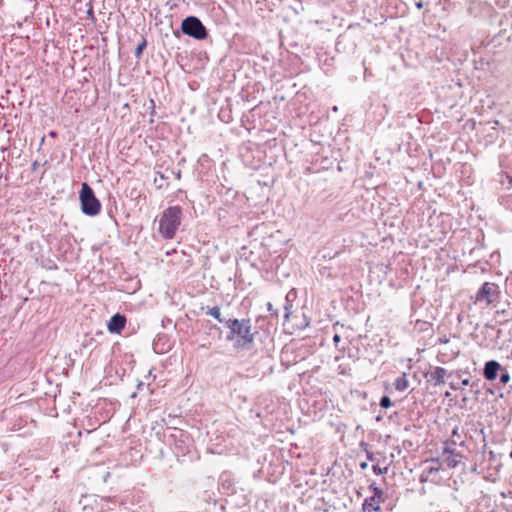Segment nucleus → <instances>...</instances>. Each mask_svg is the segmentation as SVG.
<instances>
[{
	"label": "nucleus",
	"instance_id": "ddd939ff",
	"mask_svg": "<svg viewBox=\"0 0 512 512\" xmlns=\"http://www.w3.org/2000/svg\"><path fill=\"white\" fill-rule=\"evenodd\" d=\"M170 438L175 441L176 447L184 452V444L186 443V440H188V435L184 431L178 430L177 433L171 434Z\"/></svg>",
	"mask_w": 512,
	"mask_h": 512
},
{
	"label": "nucleus",
	"instance_id": "39448f33",
	"mask_svg": "<svg viewBox=\"0 0 512 512\" xmlns=\"http://www.w3.org/2000/svg\"><path fill=\"white\" fill-rule=\"evenodd\" d=\"M500 295L499 286L492 282H484L475 295V303L493 304Z\"/></svg>",
	"mask_w": 512,
	"mask_h": 512
},
{
	"label": "nucleus",
	"instance_id": "393cba45",
	"mask_svg": "<svg viewBox=\"0 0 512 512\" xmlns=\"http://www.w3.org/2000/svg\"><path fill=\"white\" fill-rule=\"evenodd\" d=\"M469 382H470L469 379L466 378V379L462 380V385L467 386V385H469Z\"/></svg>",
	"mask_w": 512,
	"mask_h": 512
},
{
	"label": "nucleus",
	"instance_id": "473e14b6",
	"mask_svg": "<svg viewBox=\"0 0 512 512\" xmlns=\"http://www.w3.org/2000/svg\"><path fill=\"white\" fill-rule=\"evenodd\" d=\"M445 396H446V397H449V396H450V392H448V391H447V392L445 393Z\"/></svg>",
	"mask_w": 512,
	"mask_h": 512
},
{
	"label": "nucleus",
	"instance_id": "0eeeda50",
	"mask_svg": "<svg viewBox=\"0 0 512 512\" xmlns=\"http://www.w3.org/2000/svg\"><path fill=\"white\" fill-rule=\"evenodd\" d=\"M500 370H502V366L498 361L489 360L484 365L483 376L486 380L493 381L498 377Z\"/></svg>",
	"mask_w": 512,
	"mask_h": 512
},
{
	"label": "nucleus",
	"instance_id": "aec40b11",
	"mask_svg": "<svg viewBox=\"0 0 512 512\" xmlns=\"http://www.w3.org/2000/svg\"><path fill=\"white\" fill-rule=\"evenodd\" d=\"M372 470L376 475H382L386 473L387 467L381 468L378 464L372 466Z\"/></svg>",
	"mask_w": 512,
	"mask_h": 512
},
{
	"label": "nucleus",
	"instance_id": "a878e982",
	"mask_svg": "<svg viewBox=\"0 0 512 512\" xmlns=\"http://www.w3.org/2000/svg\"><path fill=\"white\" fill-rule=\"evenodd\" d=\"M449 386H450V388H451V389H453V390L458 389V387H457L453 382H451V383L449 384Z\"/></svg>",
	"mask_w": 512,
	"mask_h": 512
},
{
	"label": "nucleus",
	"instance_id": "5701e85b",
	"mask_svg": "<svg viewBox=\"0 0 512 512\" xmlns=\"http://www.w3.org/2000/svg\"><path fill=\"white\" fill-rule=\"evenodd\" d=\"M340 341H341L340 335L335 334L333 337V342L335 343V345H337Z\"/></svg>",
	"mask_w": 512,
	"mask_h": 512
},
{
	"label": "nucleus",
	"instance_id": "b1692460",
	"mask_svg": "<svg viewBox=\"0 0 512 512\" xmlns=\"http://www.w3.org/2000/svg\"><path fill=\"white\" fill-rule=\"evenodd\" d=\"M415 6L418 8V9H422L423 8V2L422 1H418L415 3Z\"/></svg>",
	"mask_w": 512,
	"mask_h": 512
},
{
	"label": "nucleus",
	"instance_id": "a211bd4d",
	"mask_svg": "<svg viewBox=\"0 0 512 512\" xmlns=\"http://www.w3.org/2000/svg\"><path fill=\"white\" fill-rule=\"evenodd\" d=\"M379 405L382 408L387 409V408L392 406V401H391V399L387 395H384V396L381 397Z\"/></svg>",
	"mask_w": 512,
	"mask_h": 512
},
{
	"label": "nucleus",
	"instance_id": "7ed1b4c3",
	"mask_svg": "<svg viewBox=\"0 0 512 512\" xmlns=\"http://www.w3.org/2000/svg\"><path fill=\"white\" fill-rule=\"evenodd\" d=\"M82 212L87 216H96L100 213L101 203L96 198L93 189L86 182L82 183L79 193Z\"/></svg>",
	"mask_w": 512,
	"mask_h": 512
},
{
	"label": "nucleus",
	"instance_id": "423d86ee",
	"mask_svg": "<svg viewBox=\"0 0 512 512\" xmlns=\"http://www.w3.org/2000/svg\"><path fill=\"white\" fill-rule=\"evenodd\" d=\"M368 489L373 493V495L364 500L362 509L364 511L372 509L373 511L378 512L381 510L380 503H383L385 501L384 492L375 483H371L368 486Z\"/></svg>",
	"mask_w": 512,
	"mask_h": 512
},
{
	"label": "nucleus",
	"instance_id": "f8f14e48",
	"mask_svg": "<svg viewBox=\"0 0 512 512\" xmlns=\"http://www.w3.org/2000/svg\"><path fill=\"white\" fill-rule=\"evenodd\" d=\"M496 322L499 324H504L509 321H512V310L511 309H498L495 313Z\"/></svg>",
	"mask_w": 512,
	"mask_h": 512
},
{
	"label": "nucleus",
	"instance_id": "f03ea898",
	"mask_svg": "<svg viewBox=\"0 0 512 512\" xmlns=\"http://www.w3.org/2000/svg\"><path fill=\"white\" fill-rule=\"evenodd\" d=\"M182 209L180 206H170L165 209L159 219V233L167 240L173 239L181 224Z\"/></svg>",
	"mask_w": 512,
	"mask_h": 512
},
{
	"label": "nucleus",
	"instance_id": "6e6552de",
	"mask_svg": "<svg viewBox=\"0 0 512 512\" xmlns=\"http://www.w3.org/2000/svg\"><path fill=\"white\" fill-rule=\"evenodd\" d=\"M125 324H126L125 316L120 313H116L115 315H113L110 318V320L107 324V328L110 333L119 334L124 329Z\"/></svg>",
	"mask_w": 512,
	"mask_h": 512
},
{
	"label": "nucleus",
	"instance_id": "412c9836",
	"mask_svg": "<svg viewBox=\"0 0 512 512\" xmlns=\"http://www.w3.org/2000/svg\"><path fill=\"white\" fill-rule=\"evenodd\" d=\"M267 309L269 312H271V315L275 316V317H278V310L277 309H274L272 303H268L267 304Z\"/></svg>",
	"mask_w": 512,
	"mask_h": 512
},
{
	"label": "nucleus",
	"instance_id": "c756f323",
	"mask_svg": "<svg viewBox=\"0 0 512 512\" xmlns=\"http://www.w3.org/2000/svg\"><path fill=\"white\" fill-rule=\"evenodd\" d=\"M509 184L512 186V176H508Z\"/></svg>",
	"mask_w": 512,
	"mask_h": 512
},
{
	"label": "nucleus",
	"instance_id": "4468645a",
	"mask_svg": "<svg viewBox=\"0 0 512 512\" xmlns=\"http://www.w3.org/2000/svg\"><path fill=\"white\" fill-rule=\"evenodd\" d=\"M395 389L397 391L403 392L409 386V381L407 380L406 373H403L400 377H398L394 382Z\"/></svg>",
	"mask_w": 512,
	"mask_h": 512
},
{
	"label": "nucleus",
	"instance_id": "72a5a7b5",
	"mask_svg": "<svg viewBox=\"0 0 512 512\" xmlns=\"http://www.w3.org/2000/svg\"><path fill=\"white\" fill-rule=\"evenodd\" d=\"M510 456L512 457V452L510 453Z\"/></svg>",
	"mask_w": 512,
	"mask_h": 512
},
{
	"label": "nucleus",
	"instance_id": "c85d7f7f",
	"mask_svg": "<svg viewBox=\"0 0 512 512\" xmlns=\"http://www.w3.org/2000/svg\"><path fill=\"white\" fill-rule=\"evenodd\" d=\"M158 175L160 176V180H164L165 179V176L162 173L158 172Z\"/></svg>",
	"mask_w": 512,
	"mask_h": 512
},
{
	"label": "nucleus",
	"instance_id": "9b49d317",
	"mask_svg": "<svg viewBox=\"0 0 512 512\" xmlns=\"http://www.w3.org/2000/svg\"><path fill=\"white\" fill-rule=\"evenodd\" d=\"M430 463L431 465L426 467L421 475V482H424L426 480L424 477H428L432 474H435L439 472V470L441 469V464L438 459L433 458L430 460Z\"/></svg>",
	"mask_w": 512,
	"mask_h": 512
},
{
	"label": "nucleus",
	"instance_id": "6ab92c4d",
	"mask_svg": "<svg viewBox=\"0 0 512 512\" xmlns=\"http://www.w3.org/2000/svg\"><path fill=\"white\" fill-rule=\"evenodd\" d=\"M290 306L291 305L289 304V294H288L286 297V305L284 306V309H285L284 320L285 321H288L290 315L292 314V312L290 310Z\"/></svg>",
	"mask_w": 512,
	"mask_h": 512
},
{
	"label": "nucleus",
	"instance_id": "f257e3e1",
	"mask_svg": "<svg viewBox=\"0 0 512 512\" xmlns=\"http://www.w3.org/2000/svg\"><path fill=\"white\" fill-rule=\"evenodd\" d=\"M225 326L229 329L226 339L233 342L235 349L250 350L253 347L258 332L253 328L251 319H228Z\"/></svg>",
	"mask_w": 512,
	"mask_h": 512
},
{
	"label": "nucleus",
	"instance_id": "1a4fd4ad",
	"mask_svg": "<svg viewBox=\"0 0 512 512\" xmlns=\"http://www.w3.org/2000/svg\"><path fill=\"white\" fill-rule=\"evenodd\" d=\"M447 376V370L443 367H436L433 372L425 377H429L428 381L433 382L434 386L442 385L445 383V377Z\"/></svg>",
	"mask_w": 512,
	"mask_h": 512
},
{
	"label": "nucleus",
	"instance_id": "bb28decb",
	"mask_svg": "<svg viewBox=\"0 0 512 512\" xmlns=\"http://www.w3.org/2000/svg\"><path fill=\"white\" fill-rule=\"evenodd\" d=\"M367 466H368V465H367V463H366V462H362V463L360 464V468H361V469H366V468H367Z\"/></svg>",
	"mask_w": 512,
	"mask_h": 512
},
{
	"label": "nucleus",
	"instance_id": "dca6fc26",
	"mask_svg": "<svg viewBox=\"0 0 512 512\" xmlns=\"http://www.w3.org/2000/svg\"><path fill=\"white\" fill-rule=\"evenodd\" d=\"M147 46V41L145 38L142 39V41L137 45L136 49H135V57L136 58H140L142 53H143V50L146 48Z\"/></svg>",
	"mask_w": 512,
	"mask_h": 512
},
{
	"label": "nucleus",
	"instance_id": "7c9ffc66",
	"mask_svg": "<svg viewBox=\"0 0 512 512\" xmlns=\"http://www.w3.org/2000/svg\"><path fill=\"white\" fill-rule=\"evenodd\" d=\"M367 457H368V459H369V460H372V459H373V458H372V455H371L370 453H368V454H367Z\"/></svg>",
	"mask_w": 512,
	"mask_h": 512
},
{
	"label": "nucleus",
	"instance_id": "9d476101",
	"mask_svg": "<svg viewBox=\"0 0 512 512\" xmlns=\"http://www.w3.org/2000/svg\"><path fill=\"white\" fill-rule=\"evenodd\" d=\"M443 455L445 456V461L449 468H455L459 464L462 457L461 454L447 446L443 449Z\"/></svg>",
	"mask_w": 512,
	"mask_h": 512
},
{
	"label": "nucleus",
	"instance_id": "cd10ccee",
	"mask_svg": "<svg viewBox=\"0 0 512 512\" xmlns=\"http://www.w3.org/2000/svg\"><path fill=\"white\" fill-rule=\"evenodd\" d=\"M49 135H50L51 137H55V136L57 135V133H56L55 131H51V132L49 133Z\"/></svg>",
	"mask_w": 512,
	"mask_h": 512
},
{
	"label": "nucleus",
	"instance_id": "f3484780",
	"mask_svg": "<svg viewBox=\"0 0 512 512\" xmlns=\"http://www.w3.org/2000/svg\"><path fill=\"white\" fill-rule=\"evenodd\" d=\"M499 373H500V376H499L500 377V382L502 384H507L510 381V374H509V372L505 368L502 367V370H500Z\"/></svg>",
	"mask_w": 512,
	"mask_h": 512
},
{
	"label": "nucleus",
	"instance_id": "2f4dec72",
	"mask_svg": "<svg viewBox=\"0 0 512 512\" xmlns=\"http://www.w3.org/2000/svg\"><path fill=\"white\" fill-rule=\"evenodd\" d=\"M174 35H175L176 37H179V31H175V32H174Z\"/></svg>",
	"mask_w": 512,
	"mask_h": 512
},
{
	"label": "nucleus",
	"instance_id": "2eb2a0df",
	"mask_svg": "<svg viewBox=\"0 0 512 512\" xmlns=\"http://www.w3.org/2000/svg\"><path fill=\"white\" fill-rule=\"evenodd\" d=\"M206 313L208 315L214 317L215 319H217L220 323H224L225 324V321L228 320V319L222 318L221 311H220V308L218 306H214V307H211V308L208 307Z\"/></svg>",
	"mask_w": 512,
	"mask_h": 512
},
{
	"label": "nucleus",
	"instance_id": "4be33fe9",
	"mask_svg": "<svg viewBox=\"0 0 512 512\" xmlns=\"http://www.w3.org/2000/svg\"><path fill=\"white\" fill-rule=\"evenodd\" d=\"M39 166H40L39 161L35 160V161H33V162H32V164H31V170H32L33 172H35V171L39 168Z\"/></svg>",
	"mask_w": 512,
	"mask_h": 512
},
{
	"label": "nucleus",
	"instance_id": "20e7f679",
	"mask_svg": "<svg viewBox=\"0 0 512 512\" xmlns=\"http://www.w3.org/2000/svg\"><path fill=\"white\" fill-rule=\"evenodd\" d=\"M181 32L195 40H205L208 37V30L196 16H188L181 22Z\"/></svg>",
	"mask_w": 512,
	"mask_h": 512
}]
</instances>
